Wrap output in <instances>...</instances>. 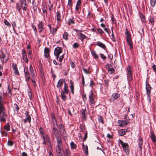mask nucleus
Instances as JSON below:
<instances>
[{
    "label": "nucleus",
    "mask_w": 156,
    "mask_h": 156,
    "mask_svg": "<svg viewBox=\"0 0 156 156\" xmlns=\"http://www.w3.org/2000/svg\"><path fill=\"white\" fill-rule=\"evenodd\" d=\"M47 5L46 4H44L43 5L42 7V9L43 13H44L47 14Z\"/></svg>",
    "instance_id": "c756f323"
},
{
    "label": "nucleus",
    "mask_w": 156,
    "mask_h": 156,
    "mask_svg": "<svg viewBox=\"0 0 156 156\" xmlns=\"http://www.w3.org/2000/svg\"><path fill=\"white\" fill-rule=\"evenodd\" d=\"M7 114L6 113L5 109L4 106L0 107V121L5 122Z\"/></svg>",
    "instance_id": "f03ea898"
},
{
    "label": "nucleus",
    "mask_w": 156,
    "mask_h": 156,
    "mask_svg": "<svg viewBox=\"0 0 156 156\" xmlns=\"http://www.w3.org/2000/svg\"><path fill=\"white\" fill-rule=\"evenodd\" d=\"M119 135L122 136L125 134L126 131L124 129H121L119 131Z\"/></svg>",
    "instance_id": "2f4dec72"
},
{
    "label": "nucleus",
    "mask_w": 156,
    "mask_h": 156,
    "mask_svg": "<svg viewBox=\"0 0 156 156\" xmlns=\"http://www.w3.org/2000/svg\"><path fill=\"white\" fill-rule=\"evenodd\" d=\"M26 115V118L23 119V122L24 123H26L27 121L30 123L31 120V117L29 114L27 112H26L25 113Z\"/></svg>",
    "instance_id": "4468645a"
},
{
    "label": "nucleus",
    "mask_w": 156,
    "mask_h": 156,
    "mask_svg": "<svg viewBox=\"0 0 156 156\" xmlns=\"http://www.w3.org/2000/svg\"><path fill=\"white\" fill-rule=\"evenodd\" d=\"M108 72L112 74L115 72V70L114 69L113 67H111V68H109L108 70Z\"/></svg>",
    "instance_id": "49530a36"
},
{
    "label": "nucleus",
    "mask_w": 156,
    "mask_h": 156,
    "mask_svg": "<svg viewBox=\"0 0 156 156\" xmlns=\"http://www.w3.org/2000/svg\"><path fill=\"white\" fill-rule=\"evenodd\" d=\"M147 99L148 100L149 103L150 104L151 102V96L150 95V94H147Z\"/></svg>",
    "instance_id": "4d7b16f0"
},
{
    "label": "nucleus",
    "mask_w": 156,
    "mask_h": 156,
    "mask_svg": "<svg viewBox=\"0 0 156 156\" xmlns=\"http://www.w3.org/2000/svg\"><path fill=\"white\" fill-rule=\"evenodd\" d=\"M65 82V81L63 79L59 80L57 83V87L58 88H60L63 83Z\"/></svg>",
    "instance_id": "4be33fe9"
},
{
    "label": "nucleus",
    "mask_w": 156,
    "mask_h": 156,
    "mask_svg": "<svg viewBox=\"0 0 156 156\" xmlns=\"http://www.w3.org/2000/svg\"><path fill=\"white\" fill-rule=\"evenodd\" d=\"M147 94H150L151 87L150 85H146V87Z\"/></svg>",
    "instance_id": "393cba45"
},
{
    "label": "nucleus",
    "mask_w": 156,
    "mask_h": 156,
    "mask_svg": "<svg viewBox=\"0 0 156 156\" xmlns=\"http://www.w3.org/2000/svg\"><path fill=\"white\" fill-rule=\"evenodd\" d=\"M63 58H64V56L63 55H61L59 57V61L61 63L62 62V60Z\"/></svg>",
    "instance_id": "e2e57ef3"
},
{
    "label": "nucleus",
    "mask_w": 156,
    "mask_h": 156,
    "mask_svg": "<svg viewBox=\"0 0 156 156\" xmlns=\"http://www.w3.org/2000/svg\"><path fill=\"white\" fill-rule=\"evenodd\" d=\"M98 121L101 122L102 123H103V120L102 117L101 116H100L98 119Z\"/></svg>",
    "instance_id": "bf43d9fd"
},
{
    "label": "nucleus",
    "mask_w": 156,
    "mask_h": 156,
    "mask_svg": "<svg viewBox=\"0 0 156 156\" xmlns=\"http://www.w3.org/2000/svg\"><path fill=\"white\" fill-rule=\"evenodd\" d=\"M110 80H104L105 83V87H106V89H108V87L109 83Z\"/></svg>",
    "instance_id": "7c9ffc66"
},
{
    "label": "nucleus",
    "mask_w": 156,
    "mask_h": 156,
    "mask_svg": "<svg viewBox=\"0 0 156 156\" xmlns=\"http://www.w3.org/2000/svg\"><path fill=\"white\" fill-rule=\"evenodd\" d=\"M4 23L5 25L9 27H10L11 26V24L9 23L8 21L6 19L4 20Z\"/></svg>",
    "instance_id": "8fccbe9b"
},
{
    "label": "nucleus",
    "mask_w": 156,
    "mask_h": 156,
    "mask_svg": "<svg viewBox=\"0 0 156 156\" xmlns=\"http://www.w3.org/2000/svg\"><path fill=\"white\" fill-rule=\"evenodd\" d=\"M83 70L84 72L86 73H87V74H90V73L89 72V70H88L87 69L83 68Z\"/></svg>",
    "instance_id": "0e129e2a"
},
{
    "label": "nucleus",
    "mask_w": 156,
    "mask_h": 156,
    "mask_svg": "<svg viewBox=\"0 0 156 156\" xmlns=\"http://www.w3.org/2000/svg\"><path fill=\"white\" fill-rule=\"evenodd\" d=\"M119 143L122 145L123 150L126 153V155H128L129 153V145L127 143H125L121 140H119Z\"/></svg>",
    "instance_id": "39448f33"
},
{
    "label": "nucleus",
    "mask_w": 156,
    "mask_h": 156,
    "mask_svg": "<svg viewBox=\"0 0 156 156\" xmlns=\"http://www.w3.org/2000/svg\"><path fill=\"white\" fill-rule=\"evenodd\" d=\"M125 35L128 44L130 48L131 49L133 48V44L132 43L130 33L127 30V29H126Z\"/></svg>",
    "instance_id": "7ed1b4c3"
},
{
    "label": "nucleus",
    "mask_w": 156,
    "mask_h": 156,
    "mask_svg": "<svg viewBox=\"0 0 156 156\" xmlns=\"http://www.w3.org/2000/svg\"><path fill=\"white\" fill-rule=\"evenodd\" d=\"M21 7L23 10L26 11L27 9V5L25 0H20Z\"/></svg>",
    "instance_id": "9b49d317"
},
{
    "label": "nucleus",
    "mask_w": 156,
    "mask_h": 156,
    "mask_svg": "<svg viewBox=\"0 0 156 156\" xmlns=\"http://www.w3.org/2000/svg\"><path fill=\"white\" fill-rule=\"evenodd\" d=\"M56 17L58 21H59L61 20V15L60 12H58L56 13Z\"/></svg>",
    "instance_id": "c9c22d12"
},
{
    "label": "nucleus",
    "mask_w": 156,
    "mask_h": 156,
    "mask_svg": "<svg viewBox=\"0 0 156 156\" xmlns=\"http://www.w3.org/2000/svg\"><path fill=\"white\" fill-rule=\"evenodd\" d=\"M57 31V29L54 28L52 30H50V32L52 34L54 35Z\"/></svg>",
    "instance_id": "3c124183"
},
{
    "label": "nucleus",
    "mask_w": 156,
    "mask_h": 156,
    "mask_svg": "<svg viewBox=\"0 0 156 156\" xmlns=\"http://www.w3.org/2000/svg\"><path fill=\"white\" fill-rule=\"evenodd\" d=\"M52 132L55 135V136H59V133L58 130L55 127H54L53 130H52Z\"/></svg>",
    "instance_id": "a878e982"
},
{
    "label": "nucleus",
    "mask_w": 156,
    "mask_h": 156,
    "mask_svg": "<svg viewBox=\"0 0 156 156\" xmlns=\"http://www.w3.org/2000/svg\"><path fill=\"white\" fill-rule=\"evenodd\" d=\"M112 35H111V38L113 41H116V40H115V37H114L112 28Z\"/></svg>",
    "instance_id": "79ce46f5"
},
{
    "label": "nucleus",
    "mask_w": 156,
    "mask_h": 156,
    "mask_svg": "<svg viewBox=\"0 0 156 156\" xmlns=\"http://www.w3.org/2000/svg\"><path fill=\"white\" fill-rule=\"evenodd\" d=\"M62 48L60 47H57L55 49L54 54L55 55L56 57V59H58L59 55L62 53Z\"/></svg>",
    "instance_id": "6e6552de"
},
{
    "label": "nucleus",
    "mask_w": 156,
    "mask_h": 156,
    "mask_svg": "<svg viewBox=\"0 0 156 156\" xmlns=\"http://www.w3.org/2000/svg\"><path fill=\"white\" fill-rule=\"evenodd\" d=\"M41 137H42L43 140V144L44 145H45L47 142H49V138L47 134L43 135L42 136H41Z\"/></svg>",
    "instance_id": "ddd939ff"
},
{
    "label": "nucleus",
    "mask_w": 156,
    "mask_h": 156,
    "mask_svg": "<svg viewBox=\"0 0 156 156\" xmlns=\"http://www.w3.org/2000/svg\"><path fill=\"white\" fill-rule=\"evenodd\" d=\"M12 26L13 27V29L14 31L15 32V30L14 28V27H16V23L15 22H13L12 23Z\"/></svg>",
    "instance_id": "680f3d73"
},
{
    "label": "nucleus",
    "mask_w": 156,
    "mask_h": 156,
    "mask_svg": "<svg viewBox=\"0 0 156 156\" xmlns=\"http://www.w3.org/2000/svg\"><path fill=\"white\" fill-rule=\"evenodd\" d=\"M70 145L72 149H74L76 147V145L73 142H71L70 143Z\"/></svg>",
    "instance_id": "e433bc0d"
},
{
    "label": "nucleus",
    "mask_w": 156,
    "mask_h": 156,
    "mask_svg": "<svg viewBox=\"0 0 156 156\" xmlns=\"http://www.w3.org/2000/svg\"><path fill=\"white\" fill-rule=\"evenodd\" d=\"M156 3V0H150V4L152 7H154Z\"/></svg>",
    "instance_id": "4c0bfd02"
},
{
    "label": "nucleus",
    "mask_w": 156,
    "mask_h": 156,
    "mask_svg": "<svg viewBox=\"0 0 156 156\" xmlns=\"http://www.w3.org/2000/svg\"><path fill=\"white\" fill-rule=\"evenodd\" d=\"M12 67L13 68L14 73L17 75H19V73L17 65L14 63H13L12 65Z\"/></svg>",
    "instance_id": "2eb2a0df"
},
{
    "label": "nucleus",
    "mask_w": 156,
    "mask_h": 156,
    "mask_svg": "<svg viewBox=\"0 0 156 156\" xmlns=\"http://www.w3.org/2000/svg\"><path fill=\"white\" fill-rule=\"evenodd\" d=\"M111 20L112 21V23H115V19L114 18L113 16V15L112 16H111Z\"/></svg>",
    "instance_id": "69168bd1"
},
{
    "label": "nucleus",
    "mask_w": 156,
    "mask_h": 156,
    "mask_svg": "<svg viewBox=\"0 0 156 156\" xmlns=\"http://www.w3.org/2000/svg\"><path fill=\"white\" fill-rule=\"evenodd\" d=\"M39 130L40 133L41 135V136H42L43 135L44 136L46 134L45 133V132L44 129H42L41 127H40L39 128Z\"/></svg>",
    "instance_id": "ea45409f"
},
{
    "label": "nucleus",
    "mask_w": 156,
    "mask_h": 156,
    "mask_svg": "<svg viewBox=\"0 0 156 156\" xmlns=\"http://www.w3.org/2000/svg\"><path fill=\"white\" fill-rule=\"evenodd\" d=\"M1 60L2 59L3 60L4 58L6 57V55L5 53H4L3 52H2L1 55Z\"/></svg>",
    "instance_id": "37998d69"
},
{
    "label": "nucleus",
    "mask_w": 156,
    "mask_h": 156,
    "mask_svg": "<svg viewBox=\"0 0 156 156\" xmlns=\"http://www.w3.org/2000/svg\"><path fill=\"white\" fill-rule=\"evenodd\" d=\"M71 85L70 86V89L71 90V93L73 94H74V86L73 83L72 82L71 80L70 81Z\"/></svg>",
    "instance_id": "72a5a7b5"
},
{
    "label": "nucleus",
    "mask_w": 156,
    "mask_h": 156,
    "mask_svg": "<svg viewBox=\"0 0 156 156\" xmlns=\"http://www.w3.org/2000/svg\"><path fill=\"white\" fill-rule=\"evenodd\" d=\"M55 137L57 142V145L55 148L57 154H62L61 151V149L63 147V144L61 138L60 136H56Z\"/></svg>",
    "instance_id": "f257e3e1"
},
{
    "label": "nucleus",
    "mask_w": 156,
    "mask_h": 156,
    "mask_svg": "<svg viewBox=\"0 0 156 156\" xmlns=\"http://www.w3.org/2000/svg\"><path fill=\"white\" fill-rule=\"evenodd\" d=\"M16 6L17 10L20 12L21 9V6L19 4L17 3L16 4Z\"/></svg>",
    "instance_id": "de8ad7c7"
},
{
    "label": "nucleus",
    "mask_w": 156,
    "mask_h": 156,
    "mask_svg": "<svg viewBox=\"0 0 156 156\" xmlns=\"http://www.w3.org/2000/svg\"><path fill=\"white\" fill-rule=\"evenodd\" d=\"M86 112L87 111L85 108L84 109H82L80 111V112L82 115V117L83 119V120L84 121H86L87 119V117L86 114Z\"/></svg>",
    "instance_id": "dca6fc26"
},
{
    "label": "nucleus",
    "mask_w": 156,
    "mask_h": 156,
    "mask_svg": "<svg viewBox=\"0 0 156 156\" xmlns=\"http://www.w3.org/2000/svg\"><path fill=\"white\" fill-rule=\"evenodd\" d=\"M3 98L2 97V96L0 95V107L2 106H4V103L2 102V101H3Z\"/></svg>",
    "instance_id": "603ef678"
},
{
    "label": "nucleus",
    "mask_w": 156,
    "mask_h": 156,
    "mask_svg": "<svg viewBox=\"0 0 156 156\" xmlns=\"http://www.w3.org/2000/svg\"><path fill=\"white\" fill-rule=\"evenodd\" d=\"M149 22L150 23H151V24L152 25H154V19L152 17H151L150 20H149Z\"/></svg>",
    "instance_id": "13d9d810"
},
{
    "label": "nucleus",
    "mask_w": 156,
    "mask_h": 156,
    "mask_svg": "<svg viewBox=\"0 0 156 156\" xmlns=\"http://www.w3.org/2000/svg\"><path fill=\"white\" fill-rule=\"evenodd\" d=\"M80 46L79 44L77 43H75L73 44V47L74 48H77Z\"/></svg>",
    "instance_id": "c03bdc74"
},
{
    "label": "nucleus",
    "mask_w": 156,
    "mask_h": 156,
    "mask_svg": "<svg viewBox=\"0 0 156 156\" xmlns=\"http://www.w3.org/2000/svg\"><path fill=\"white\" fill-rule=\"evenodd\" d=\"M24 71L26 80L27 81H29L30 80V73L28 68L25 67L24 69Z\"/></svg>",
    "instance_id": "9d476101"
},
{
    "label": "nucleus",
    "mask_w": 156,
    "mask_h": 156,
    "mask_svg": "<svg viewBox=\"0 0 156 156\" xmlns=\"http://www.w3.org/2000/svg\"><path fill=\"white\" fill-rule=\"evenodd\" d=\"M13 144V142L11 140H8L7 142V144L8 146H12Z\"/></svg>",
    "instance_id": "6e6d98bb"
},
{
    "label": "nucleus",
    "mask_w": 156,
    "mask_h": 156,
    "mask_svg": "<svg viewBox=\"0 0 156 156\" xmlns=\"http://www.w3.org/2000/svg\"><path fill=\"white\" fill-rule=\"evenodd\" d=\"M23 60L25 61L26 63H27L28 62V59L27 57V55H23Z\"/></svg>",
    "instance_id": "a19ab883"
},
{
    "label": "nucleus",
    "mask_w": 156,
    "mask_h": 156,
    "mask_svg": "<svg viewBox=\"0 0 156 156\" xmlns=\"http://www.w3.org/2000/svg\"><path fill=\"white\" fill-rule=\"evenodd\" d=\"M127 79L128 81H131L132 80V73L131 70V67L130 66H129L127 69Z\"/></svg>",
    "instance_id": "0eeeda50"
},
{
    "label": "nucleus",
    "mask_w": 156,
    "mask_h": 156,
    "mask_svg": "<svg viewBox=\"0 0 156 156\" xmlns=\"http://www.w3.org/2000/svg\"><path fill=\"white\" fill-rule=\"evenodd\" d=\"M111 67H112L108 64H107L105 66L106 68L108 70L109 68H111Z\"/></svg>",
    "instance_id": "338daca9"
},
{
    "label": "nucleus",
    "mask_w": 156,
    "mask_h": 156,
    "mask_svg": "<svg viewBox=\"0 0 156 156\" xmlns=\"http://www.w3.org/2000/svg\"><path fill=\"white\" fill-rule=\"evenodd\" d=\"M7 55H8L6 56V58L5 59V61H4L3 59H2L1 60V62H2V64L4 63H6V62H7V61L9 60V54L8 53L7 54Z\"/></svg>",
    "instance_id": "a18cd8bd"
},
{
    "label": "nucleus",
    "mask_w": 156,
    "mask_h": 156,
    "mask_svg": "<svg viewBox=\"0 0 156 156\" xmlns=\"http://www.w3.org/2000/svg\"><path fill=\"white\" fill-rule=\"evenodd\" d=\"M138 146L140 149V150L141 151L142 149V145L143 144V142L142 138L141 137H139L138 139Z\"/></svg>",
    "instance_id": "412c9836"
},
{
    "label": "nucleus",
    "mask_w": 156,
    "mask_h": 156,
    "mask_svg": "<svg viewBox=\"0 0 156 156\" xmlns=\"http://www.w3.org/2000/svg\"><path fill=\"white\" fill-rule=\"evenodd\" d=\"M82 147L83 149L85 150L84 152L85 153L88 154V147L87 145H84V144H82Z\"/></svg>",
    "instance_id": "cd10ccee"
},
{
    "label": "nucleus",
    "mask_w": 156,
    "mask_h": 156,
    "mask_svg": "<svg viewBox=\"0 0 156 156\" xmlns=\"http://www.w3.org/2000/svg\"><path fill=\"white\" fill-rule=\"evenodd\" d=\"M4 129L7 131H9L10 130V125L9 122L5 125L4 127Z\"/></svg>",
    "instance_id": "473e14b6"
},
{
    "label": "nucleus",
    "mask_w": 156,
    "mask_h": 156,
    "mask_svg": "<svg viewBox=\"0 0 156 156\" xmlns=\"http://www.w3.org/2000/svg\"><path fill=\"white\" fill-rule=\"evenodd\" d=\"M100 56L101 57L102 59H103L104 60H105L106 59V57L103 54H101Z\"/></svg>",
    "instance_id": "052dcab7"
},
{
    "label": "nucleus",
    "mask_w": 156,
    "mask_h": 156,
    "mask_svg": "<svg viewBox=\"0 0 156 156\" xmlns=\"http://www.w3.org/2000/svg\"><path fill=\"white\" fill-rule=\"evenodd\" d=\"M43 23L42 21H41L39 23L38 25V29L39 33H41L44 30Z\"/></svg>",
    "instance_id": "f3484780"
},
{
    "label": "nucleus",
    "mask_w": 156,
    "mask_h": 156,
    "mask_svg": "<svg viewBox=\"0 0 156 156\" xmlns=\"http://www.w3.org/2000/svg\"><path fill=\"white\" fill-rule=\"evenodd\" d=\"M96 45L103 49H105L106 48V46L105 45L100 41L97 42Z\"/></svg>",
    "instance_id": "5701e85b"
},
{
    "label": "nucleus",
    "mask_w": 156,
    "mask_h": 156,
    "mask_svg": "<svg viewBox=\"0 0 156 156\" xmlns=\"http://www.w3.org/2000/svg\"><path fill=\"white\" fill-rule=\"evenodd\" d=\"M140 19L142 22H144L145 21V17L143 14H141L140 15Z\"/></svg>",
    "instance_id": "864d4df0"
},
{
    "label": "nucleus",
    "mask_w": 156,
    "mask_h": 156,
    "mask_svg": "<svg viewBox=\"0 0 156 156\" xmlns=\"http://www.w3.org/2000/svg\"><path fill=\"white\" fill-rule=\"evenodd\" d=\"M91 52L92 55L95 59H98V56L96 53L95 51L91 50Z\"/></svg>",
    "instance_id": "c85d7f7f"
},
{
    "label": "nucleus",
    "mask_w": 156,
    "mask_h": 156,
    "mask_svg": "<svg viewBox=\"0 0 156 156\" xmlns=\"http://www.w3.org/2000/svg\"><path fill=\"white\" fill-rule=\"evenodd\" d=\"M68 33L66 32H65L63 35V38L66 40H67L68 39Z\"/></svg>",
    "instance_id": "f704fd0d"
},
{
    "label": "nucleus",
    "mask_w": 156,
    "mask_h": 156,
    "mask_svg": "<svg viewBox=\"0 0 156 156\" xmlns=\"http://www.w3.org/2000/svg\"><path fill=\"white\" fill-rule=\"evenodd\" d=\"M69 90L67 85L65 82L63 90H62L61 91V97L63 100L65 101L66 98L65 94H68Z\"/></svg>",
    "instance_id": "20e7f679"
},
{
    "label": "nucleus",
    "mask_w": 156,
    "mask_h": 156,
    "mask_svg": "<svg viewBox=\"0 0 156 156\" xmlns=\"http://www.w3.org/2000/svg\"><path fill=\"white\" fill-rule=\"evenodd\" d=\"M120 95L118 93H115L112 94L111 97V99L115 100L119 97Z\"/></svg>",
    "instance_id": "b1692460"
},
{
    "label": "nucleus",
    "mask_w": 156,
    "mask_h": 156,
    "mask_svg": "<svg viewBox=\"0 0 156 156\" xmlns=\"http://www.w3.org/2000/svg\"><path fill=\"white\" fill-rule=\"evenodd\" d=\"M89 100L90 103V105L94 104V95L93 92L91 91H90L89 94Z\"/></svg>",
    "instance_id": "1a4fd4ad"
},
{
    "label": "nucleus",
    "mask_w": 156,
    "mask_h": 156,
    "mask_svg": "<svg viewBox=\"0 0 156 156\" xmlns=\"http://www.w3.org/2000/svg\"><path fill=\"white\" fill-rule=\"evenodd\" d=\"M68 23L69 25H70L72 24H74V22L72 19H69L68 21Z\"/></svg>",
    "instance_id": "58836bf2"
},
{
    "label": "nucleus",
    "mask_w": 156,
    "mask_h": 156,
    "mask_svg": "<svg viewBox=\"0 0 156 156\" xmlns=\"http://www.w3.org/2000/svg\"><path fill=\"white\" fill-rule=\"evenodd\" d=\"M118 123L119 124V126H123L126 125L129 123L128 119H126V120H118Z\"/></svg>",
    "instance_id": "f8f14e48"
},
{
    "label": "nucleus",
    "mask_w": 156,
    "mask_h": 156,
    "mask_svg": "<svg viewBox=\"0 0 156 156\" xmlns=\"http://www.w3.org/2000/svg\"><path fill=\"white\" fill-rule=\"evenodd\" d=\"M152 68L156 74V65H153L152 66Z\"/></svg>",
    "instance_id": "774afa93"
},
{
    "label": "nucleus",
    "mask_w": 156,
    "mask_h": 156,
    "mask_svg": "<svg viewBox=\"0 0 156 156\" xmlns=\"http://www.w3.org/2000/svg\"><path fill=\"white\" fill-rule=\"evenodd\" d=\"M50 50L48 48L45 47L44 49V56L46 58H47L49 56V52Z\"/></svg>",
    "instance_id": "6ab92c4d"
},
{
    "label": "nucleus",
    "mask_w": 156,
    "mask_h": 156,
    "mask_svg": "<svg viewBox=\"0 0 156 156\" xmlns=\"http://www.w3.org/2000/svg\"><path fill=\"white\" fill-rule=\"evenodd\" d=\"M97 30L98 32L101 34H102L104 33V32L100 28H97Z\"/></svg>",
    "instance_id": "5fc2aeb1"
},
{
    "label": "nucleus",
    "mask_w": 156,
    "mask_h": 156,
    "mask_svg": "<svg viewBox=\"0 0 156 156\" xmlns=\"http://www.w3.org/2000/svg\"><path fill=\"white\" fill-rule=\"evenodd\" d=\"M7 94H10L11 95H12V92L10 88V85L9 84L8 85V89L7 90Z\"/></svg>",
    "instance_id": "09e8293b"
},
{
    "label": "nucleus",
    "mask_w": 156,
    "mask_h": 156,
    "mask_svg": "<svg viewBox=\"0 0 156 156\" xmlns=\"http://www.w3.org/2000/svg\"><path fill=\"white\" fill-rule=\"evenodd\" d=\"M78 36L80 37V39L82 41H83L86 37V36L84 34L82 33H79L78 34Z\"/></svg>",
    "instance_id": "bb28decb"
},
{
    "label": "nucleus",
    "mask_w": 156,
    "mask_h": 156,
    "mask_svg": "<svg viewBox=\"0 0 156 156\" xmlns=\"http://www.w3.org/2000/svg\"><path fill=\"white\" fill-rule=\"evenodd\" d=\"M150 137L153 142H156V137L153 131H151Z\"/></svg>",
    "instance_id": "a211bd4d"
},
{
    "label": "nucleus",
    "mask_w": 156,
    "mask_h": 156,
    "mask_svg": "<svg viewBox=\"0 0 156 156\" xmlns=\"http://www.w3.org/2000/svg\"><path fill=\"white\" fill-rule=\"evenodd\" d=\"M30 75L32 76V78L31 79V80L33 83L34 86L35 87L36 86V84L35 83V75L33 69V68L31 65L30 66Z\"/></svg>",
    "instance_id": "423d86ee"
},
{
    "label": "nucleus",
    "mask_w": 156,
    "mask_h": 156,
    "mask_svg": "<svg viewBox=\"0 0 156 156\" xmlns=\"http://www.w3.org/2000/svg\"><path fill=\"white\" fill-rule=\"evenodd\" d=\"M64 156H71V153L69 149H66L63 151Z\"/></svg>",
    "instance_id": "aec40b11"
}]
</instances>
